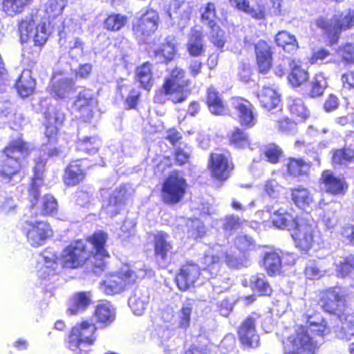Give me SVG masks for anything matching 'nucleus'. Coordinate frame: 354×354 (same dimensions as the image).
I'll list each match as a JSON object with an SVG mask.
<instances>
[{"instance_id":"c03bdc74","label":"nucleus","mask_w":354,"mask_h":354,"mask_svg":"<svg viewBox=\"0 0 354 354\" xmlns=\"http://www.w3.org/2000/svg\"><path fill=\"white\" fill-rule=\"evenodd\" d=\"M336 267V272L339 277H344L354 270V257H336L334 261Z\"/></svg>"},{"instance_id":"39448f33","label":"nucleus","mask_w":354,"mask_h":354,"mask_svg":"<svg viewBox=\"0 0 354 354\" xmlns=\"http://www.w3.org/2000/svg\"><path fill=\"white\" fill-rule=\"evenodd\" d=\"M153 274L151 269L147 268L143 263L138 262L130 270L107 277L100 283V289L106 295L118 294L122 291L127 284L134 282L136 279L150 277Z\"/></svg>"},{"instance_id":"b1692460","label":"nucleus","mask_w":354,"mask_h":354,"mask_svg":"<svg viewBox=\"0 0 354 354\" xmlns=\"http://www.w3.org/2000/svg\"><path fill=\"white\" fill-rule=\"evenodd\" d=\"M186 48L192 57H199L205 52V39L203 32L196 28L190 30L187 36Z\"/></svg>"},{"instance_id":"e2e57ef3","label":"nucleus","mask_w":354,"mask_h":354,"mask_svg":"<svg viewBox=\"0 0 354 354\" xmlns=\"http://www.w3.org/2000/svg\"><path fill=\"white\" fill-rule=\"evenodd\" d=\"M189 226L190 227L189 234L194 239L201 238L205 234V226L198 219L192 221Z\"/></svg>"},{"instance_id":"9d476101","label":"nucleus","mask_w":354,"mask_h":354,"mask_svg":"<svg viewBox=\"0 0 354 354\" xmlns=\"http://www.w3.org/2000/svg\"><path fill=\"white\" fill-rule=\"evenodd\" d=\"M346 291L339 286L329 288L322 292L321 303L323 309L337 317L346 311Z\"/></svg>"},{"instance_id":"052dcab7","label":"nucleus","mask_w":354,"mask_h":354,"mask_svg":"<svg viewBox=\"0 0 354 354\" xmlns=\"http://www.w3.org/2000/svg\"><path fill=\"white\" fill-rule=\"evenodd\" d=\"M354 158V150L344 149L337 150L333 156V162L335 164L342 165L351 160Z\"/></svg>"},{"instance_id":"864d4df0","label":"nucleus","mask_w":354,"mask_h":354,"mask_svg":"<svg viewBox=\"0 0 354 354\" xmlns=\"http://www.w3.org/2000/svg\"><path fill=\"white\" fill-rule=\"evenodd\" d=\"M327 86V80L324 74L322 73L316 74L311 82L310 96L314 97L322 95Z\"/></svg>"},{"instance_id":"0e129e2a","label":"nucleus","mask_w":354,"mask_h":354,"mask_svg":"<svg viewBox=\"0 0 354 354\" xmlns=\"http://www.w3.org/2000/svg\"><path fill=\"white\" fill-rule=\"evenodd\" d=\"M190 154V148L185 144L180 143L179 146L176 149V160L179 165H183L188 162Z\"/></svg>"},{"instance_id":"79ce46f5","label":"nucleus","mask_w":354,"mask_h":354,"mask_svg":"<svg viewBox=\"0 0 354 354\" xmlns=\"http://www.w3.org/2000/svg\"><path fill=\"white\" fill-rule=\"evenodd\" d=\"M46 165V160L44 159L37 161L34 167V178L31 184L29 192L30 196H33L35 198L39 194V189L42 185V176Z\"/></svg>"},{"instance_id":"f8f14e48","label":"nucleus","mask_w":354,"mask_h":354,"mask_svg":"<svg viewBox=\"0 0 354 354\" xmlns=\"http://www.w3.org/2000/svg\"><path fill=\"white\" fill-rule=\"evenodd\" d=\"M260 316L253 313L246 318L240 326L238 334L241 342L248 348H257L259 346L260 339L256 330V322Z\"/></svg>"},{"instance_id":"3c124183","label":"nucleus","mask_w":354,"mask_h":354,"mask_svg":"<svg viewBox=\"0 0 354 354\" xmlns=\"http://www.w3.org/2000/svg\"><path fill=\"white\" fill-rule=\"evenodd\" d=\"M289 110L291 114L298 119L303 120L308 116V111L300 98L288 99Z\"/></svg>"},{"instance_id":"393cba45","label":"nucleus","mask_w":354,"mask_h":354,"mask_svg":"<svg viewBox=\"0 0 354 354\" xmlns=\"http://www.w3.org/2000/svg\"><path fill=\"white\" fill-rule=\"evenodd\" d=\"M322 183L326 192L333 194H343L347 189L343 178L335 176L332 171L326 170L322 174Z\"/></svg>"},{"instance_id":"c9c22d12","label":"nucleus","mask_w":354,"mask_h":354,"mask_svg":"<svg viewBox=\"0 0 354 354\" xmlns=\"http://www.w3.org/2000/svg\"><path fill=\"white\" fill-rule=\"evenodd\" d=\"M95 316L99 323L109 325L115 319V309L109 302L98 304L95 308Z\"/></svg>"},{"instance_id":"69168bd1","label":"nucleus","mask_w":354,"mask_h":354,"mask_svg":"<svg viewBox=\"0 0 354 354\" xmlns=\"http://www.w3.org/2000/svg\"><path fill=\"white\" fill-rule=\"evenodd\" d=\"M234 244L238 250L241 252H246L254 248L252 239L246 235H240L235 239Z\"/></svg>"},{"instance_id":"6e6552de","label":"nucleus","mask_w":354,"mask_h":354,"mask_svg":"<svg viewBox=\"0 0 354 354\" xmlns=\"http://www.w3.org/2000/svg\"><path fill=\"white\" fill-rule=\"evenodd\" d=\"M184 77L185 71L180 68L176 67L162 86V91L174 103L185 101L188 95Z\"/></svg>"},{"instance_id":"4468645a","label":"nucleus","mask_w":354,"mask_h":354,"mask_svg":"<svg viewBox=\"0 0 354 354\" xmlns=\"http://www.w3.org/2000/svg\"><path fill=\"white\" fill-rule=\"evenodd\" d=\"M159 16L153 10H147L133 25L135 34L138 36H149L158 28Z\"/></svg>"},{"instance_id":"774afa93","label":"nucleus","mask_w":354,"mask_h":354,"mask_svg":"<svg viewBox=\"0 0 354 354\" xmlns=\"http://www.w3.org/2000/svg\"><path fill=\"white\" fill-rule=\"evenodd\" d=\"M281 149L274 144H270L268 145L265 150V155L268 161L272 163L278 162L280 156H281Z\"/></svg>"},{"instance_id":"dca6fc26","label":"nucleus","mask_w":354,"mask_h":354,"mask_svg":"<svg viewBox=\"0 0 354 354\" xmlns=\"http://www.w3.org/2000/svg\"><path fill=\"white\" fill-rule=\"evenodd\" d=\"M267 211L271 214L272 224L279 229L292 230L299 223L296 218L283 208L275 209L274 206H267Z\"/></svg>"},{"instance_id":"338daca9","label":"nucleus","mask_w":354,"mask_h":354,"mask_svg":"<svg viewBox=\"0 0 354 354\" xmlns=\"http://www.w3.org/2000/svg\"><path fill=\"white\" fill-rule=\"evenodd\" d=\"M264 189L270 197L277 198L283 191V187L275 180H270L266 182Z\"/></svg>"},{"instance_id":"7ed1b4c3","label":"nucleus","mask_w":354,"mask_h":354,"mask_svg":"<svg viewBox=\"0 0 354 354\" xmlns=\"http://www.w3.org/2000/svg\"><path fill=\"white\" fill-rule=\"evenodd\" d=\"M309 325L297 326L286 340L283 341L284 354L315 353L323 342V337L330 332L326 322L310 321Z\"/></svg>"},{"instance_id":"f704fd0d","label":"nucleus","mask_w":354,"mask_h":354,"mask_svg":"<svg viewBox=\"0 0 354 354\" xmlns=\"http://www.w3.org/2000/svg\"><path fill=\"white\" fill-rule=\"evenodd\" d=\"M84 178V172L78 160L72 162L66 169L64 182L68 186L77 185Z\"/></svg>"},{"instance_id":"f03ea898","label":"nucleus","mask_w":354,"mask_h":354,"mask_svg":"<svg viewBox=\"0 0 354 354\" xmlns=\"http://www.w3.org/2000/svg\"><path fill=\"white\" fill-rule=\"evenodd\" d=\"M106 239V234L100 231L85 241L78 240L71 243L63 250L59 264L64 268H77L82 266L92 254L96 259L108 257L104 248Z\"/></svg>"},{"instance_id":"72a5a7b5","label":"nucleus","mask_w":354,"mask_h":354,"mask_svg":"<svg viewBox=\"0 0 354 354\" xmlns=\"http://www.w3.org/2000/svg\"><path fill=\"white\" fill-rule=\"evenodd\" d=\"M207 102L210 112L214 115H224L227 111L219 93L213 87L207 91Z\"/></svg>"},{"instance_id":"a18cd8bd","label":"nucleus","mask_w":354,"mask_h":354,"mask_svg":"<svg viewBox=\"0 0 354 354\" xmlns=\"http://www.w3.org/2000/svg\"><path fill=\"white\" fill-rule=\"evenodd\" d=\"M136 77L144 88L149 89L151 86L152 72L151 64L149 62H146L137 68Z\"/></svg>"},{"instance_id":"4c0bfd02","label":"nucleus","mask_w":354,"mask_h":354,"mask_svg":"<svg viewBox=\"0 0 354 354\" xmlns=\"http://www.w3.org/2000/svg\"><path fill=\"white\" fill-rule=\"evenodd\" d=\"M90 292H81L75 294L72 300L68 312L71 315H75L84 311L91 303Z\"/></svg>"},{"instance_id":"6e6d98bb","label":"nucleus","mask_w":354,"mask_h":354,"mask_svg":"<svg viewBox=\"0 0 354 354\" xmlns=\"http://www.w3.org/2000/svg\"><path fill=\"white\" fill-rule=\"evenodd\" d=\"M251 288L261 295H268L271 293L272 289L269 283L265 280L264 276L260 277L258 276H253L250 279Z\"/></svg>"},{"instance_id":"09e8293b","label":"nucleus","mask_w":354,"mask_h":354,"mask_svg":"<svg viewBox=\"0 0 354 354\" xmlns=\"http://www.w3.org/2000/svg\"><path fill=\"white\" fill-rule=\"evenodd\" d=\"M32 0H4L3 10L9 15L13 16L22 12Z\"/></svg>"},{"instance_id":"603ef678","label":"nucleus","mask_w":354,"mask_h":354,"mask_svg":"<svg viewBox=\"0 0 354 354\" xmlns=\"http://www.w3.org/2000/svg\"><path fill=\"white\" fill-rule=\"evenodd\" d=\"M101 145V141L97 137H85L77 142V149L88 154L95 153Z\"/></svg>"},{"instance_id":"f3484780","label":"nucleus","mask_w":354,"mask_h":354,"mask_svg":"<svg viewBox=\"0 0 354 354\" xmlns=\"http://www.w3.org/2000/svg\"><path fill=\"white\" fill-rule=\"evenodd\" d=\"M232 105L236 111L240 123L248 127H253L257 122L256 115L251 103L243 98H234Z\"/></svg>"},{"instance_id":"473e14b6","label":"nucleus","mask_w":354,"mask_h":354,"mask_svg":"<svg viewBox=\"0 0 354 354\" xmlns=\"http://www.w3.org/2000/svg\"><path fill=\"white\" fill-rule=\"evenodd\" d=\"M292 200L300 209H306L313 202V196L308 189L298 186L291 189Z\"/></svg>"},{"instance_id":"c756f323","label":"nucleus","mask_w":354,"mask_h":354,"mask_svg":"<svg viewBox=\"0 0 354 354\" xmlns=\"http://www.w3.org/2000/svg\"><path fill=\"white\" fill-rule=\"evenodd\" d=\"M36 198L33 196H30V201L32 203V208L34 209L37 205L40 207L41 214L42 215H53L57 212L58 204L57 200L53 195L46 194L44 196L38 203V196Z\"/></svg>"},{"instance_id":"680f3d73","label":"nucleus","mask_w":354,"mask_h":354,"mask_svg":"<svg viewBox=\"0 0 354 354\" xmlns=\"http://www.w3.org/2000/svg\"><path fill=\"white\" fill-rule=\"evenodd\" d=\"M231 142L237 148H245L249 145V139L244 131L236 129L232 135Z\"/></svg>"},{"instance_id":"6ab92c4d","label":"nucleus","mask_w":354,"mask_h":354,"mask_svg":"<svg viewBox=\"0 0 354 354\" xmlns=\"http://www.w3.org/2000/svg\"><path fill=\"white\" fill-rule=\"evenodd\" d=\"M201 274L198 266L196 264L183 266L176 277L178 288L183 291L187 290L193 286Z\"/></svg>"},{"instance_id":"0eeeda50","label":"nucleus","mask_w":354,"mask_h":354,"mask_svg":"<svg viewBox=\"0 0 354 354\" xmlns=\"http://www.w3.org/2000/svg\"><path fill=\"white\" fill-rule=\"evenodd\" d=\"M95 324L88 322H83L74 326L69 336V348L75 354H86L88 346L95 339Z\"/></svg>"},{"instance_id":"a211bd4d","label":"nucleus","mask_w":354,"mask_h":354,"mask_svg":"<svg viewBox=\"0 0 354 354\" xmlns=\"http://www.w3.org/2000/svg\"><path fill=\"white\" fill-rule=\"evenodd\" d=\"M211 171L214 178L225 180L230 176L233 166L225 156L221 153H212L210 158Z\"/></svg>"},{"instance_id":"20e7f679","label":"nucleus","mask_w":354,"mask_h":354,"mask_svg":"<svg viewBox=\"0 0 354 354\" xmlns=\"http://www.w3.org/2000/svg\"><path fill=\"white\" fill-rule=\"evenodd\" d=\"M30 145L21 139L15 140L5 149V158L0 163V180L10 182L21 166V161L30 153Z\"/></svg>"},{"instance_id":"ea45409f","label":"nucleus","mask_w":354,"mask_h":354,"mask_svg":"<svg viewBox=\"0 0 354 354\" xmlns=\"http://www.w3.org/2000/svg\"><path fill=\"white\" fill-rule=\"evenodd\" d=\"M263 266L268 274H279L281 268V259L277 252H266L263 258Z\"/></svg>"},{"instance_id":"412c9836","label":"nucleus","mask_w":354,"mask_h":354,"mask_svg":"<svg viewBox=\"0 0 354 354\" xmlns=\"http://www.w3.org/2000/svg\"><path fill=\"white\" fill-rule=\"evenodd\" d=\"M176 41L174 36H168L165 42L158 48H155L151 56L157 62H167L172 60L176 53Z\"/></svg>"},{"instance_id":"5701e85b","label":"nucleus","mask_w":354,"mask_h":354,"mask_svg":"<svg viewBox=\"0 0 354 354\" xmlns=\"http://www.w3.org/2000/svg\"><path fill=\"white\" fill-rule=\"evenodd\" d=\"M46 131L45 135L49 140L54 139L58 131V128L65 120V115L57 108H53L45 113Z\"/></svg>"},{"instance_id":"bb28decb","label":"nucleus","mask_w":354,"mask_h":354,"mask_svg":"<svg viewBox=\"0 0 354 354\" xmlns=\"http://www.w3.org/2000/svg\"><path fill=\"white\" fill-rule=\"evenodd\" d=\"M41 261L44 263V267L38 272L39 277L46 279L48 276L55 274L59 259H58L55 252L50 248L46 249L41 254Z\"/></svg>"},{"instance_id":"13d9d810","label":"nucleus","mask_w":354,"mask_h":354,"mask_svg":"<svg viewBox=\"0 0 354 354\" xmlns=\"http://www.w3.org/2000/svg\"><path fill=\"white\" fill-rule=\"evenodd\" d=\"M202 21L209 26L216 24V12L214 3H208L204 8H201Z\"/></svg>"},{"instance_id":"2eb2a0df","label":"nucleus","mask_w":354,"mask_h":354,"mask_svg":"<svg viewBox=\"0 0 354 354\" xmlns=\"http://www.w3.org/2000/svg\"><path fill=\"white\" fill-rule=\"evenodd\" d=\"M96 100L94 93L89 89L81 91L74 102V108L80 113V118L84 121H89L93 116V108Z\"/></svg>"},{"instance_id":"4be33fe9","label":"nucleus","mask_w":354,"mask_h":354,"mask_svg":"<svg viewBox=\"0 0 354 354\" xmlns=\"http://www.w3.org/2000/svg\"><path fill=\"white\" fill-rule=\"evenodd\" d=\"M149 301V293L145 288H138L129 299V306L135 315L144 314Z\"/></svg>"},{"instance_id":"ddd939ff","label":"nucleus","mask_w":354,"mask_h":354,"mask_svg":"<svg viewBox=\"0 0 354 354\" xmlns=\"http://www.w3.org/2000/svg\"><path fill=\"white\" fill-rule=\"evenodd\" d=\"M315 230V224L300 221L291 234L296 246L304 251L310 249L314 241Z\"/></svg>"},{"instance_id":"1a4fd4ad","label":"nucleus","mask_w":354,"mask_h":354,"mask_svg":"<svg viewBox=\"0 0 354 354\" xmlns=\"http://www.w3.org/2000/svg\"><path fill=\"white\" fill-rule=\"evenodd\" d=\"M187 188L185 179L178 172H171L162 186L161 197L168 205H175L184 197Z\"/></svg>"},{"instance_id":"2f4dec72","label":"nucleus","mask_w":354,"mask_h":354,"mask_svg":"<svg viewBox=\"0 0 354 354\" xmlns=\"http://www.w3.org/2000/svg\"><path fill=\"white\" fill-rule=\"evenodd\" d=\"M16 86L19 94L23 97H28L33 92L35 81L32 77L31 71L24 70L22 71L16 83Z\"/></svg>"},{"instance_id":"5fc2aeb1","label":"nucleus","mask_w":354,"mask_h":354,"mask_svg":"<svg viewBox=\"0 0 354 354\" xmlns=\"http://www.w3.org/2000/svg\"><path fill=\"white\" fill-rule=\"evenodd\" d=\"M127 17L121 14L113 13L104 21V26L107 30L118 31L125 26Z\"/></svg>"},{"instance_id":"49530a36","label":"nucleus","mask_w":354,"mask_h":354,"mask_svg":"<svg viewBox=\"0 0 354 354\" xmlns=\"http://www.w3.org/2000/svg\"><path fill=\"white\" fill-rule=\"evenodd\" d=\"M203 262L207 268L203 270L202 275L209 274L213 277L217 274L220 266V257L218 255L209 253L205 254L203 258Z\"/></svg>"},{"instance_id":"cd10ccee","label":"nucleus","mask_w":354,"mask_h":354,"mask_svg":"<svg viewBox=\"0 0 354 354\" xmlns=\"http://www.w3.org/2000/svg\"><path fill=\"white\" fill-rule=\"evenodd\" d=\"M232 6L243 11L254 19L261 20L266 17V10L263 5L250 6L249 0H230Z\"/></svg>"},{"instance_id":"f257e3e1","label":"nucleus","mask_w":354,"mask_h":354,"mask_svg":"<svg viewBox=\"0 0 354 354\" xmlns=\"http://www.w3.org/2000/svg\"><path fill=\"white\" fill-rule=\"evenodd\" d=\"M68 3L67 0H48L45 4L47 18L42 19L37 13L30 14L22 18L19 23L20 40L22 43L32 41L38 49L30 50V46L26 45L23 48L22 56L30 60L38 57L39 48L46 44L50 35L57 32L60 36L61 44H65L64 29L73 26L71 19L62 20L61 15Z\"/></svg>"},{"instance_id":"4d7b16f0","label":"nucleus","mask_w":354,"mask_h":354,"mask_svg":"<svg viewBox=\"0 0 354 354\" xmlns=\"http://www.w3.org/2000/svg\"><path fill=\"white\" fill-rule=\"evenodd\" d=\"M219 350L222 354H234L237 352L236 338L232 334L226 335L219 345Z\"/></svg>"},{"instance_id":"de8ad7c7","label":"nucleus","mask_w":354,"mask_h":354,"mask_svg":"<svg viewBox=\"0 0 354 354\" xmlns=\"http://www.w3.org/2000/svg\"><path fill=\"white\" fill-rule=\"evenodd\" d=\"M124 193L122 190L115 191L111 196L109 204L105 207L106 212L111 217L119 214L123 205Z\"/></svg>"},{"instance_id":"8fccbe9b","label":"nucleus","mask_w":354,"mask_h":354,"mask_svg":"<svg viewBox=\"0 0 354 354\" xmlns=\"http://www.w3.org/2000/svg\"><path fill=\"white\" fill-rule=\"evenodd\" d=\"M308 79V73L299 65L294 64L288 75V81L294 87H297Z\"/></svg>"},{"instance_id":"a878e982","label":"nucleus","mask_w":354,"mask_h":354,"mask_svg":"<svg viewBox=\"0 0 354 354\" xmlns=\"http://www.w3.org/2000/svg\"><path fill=\"white\" fill-rule=\"evenodd\" d=\"M338 324L334 327V332L337 338L348 340L354 335V319L343 313L337 317Z\"/></svg>"},{"instance_id":"a19ab883","label":"nucleus","mask_w":354,"mask_h":354,"mask_svg":"<svg viewBox=\"0 0 354 354\" xmlns=\"http://www.w3.org/2000/svg\"><path fill=\"white\" fill-rule=\"evenodd\" d=\"M194 305V299H187L183 301L182 307L178 313V326L179 328L186 330L189 326Z\"/></svg>"},{"instance_id":"aec40b11","label":"nucleus","mask_w":354,"mask_h":354,"mask_svg":"<svg viewBox=\"0 0 354 354\" xmlns=\"http://www.w3.org/2000/svg\"><path fill=\"white\" fill-rule=\"evenodd\" d=\"M64 38L66 40L65 44H61L60 38L59 39V44L61 47L68 50L69 56L74 59L77 60L83 56L84 54V43L82 41L72 34V26L64 29Z\"/></svg>"},{"instance_id":"423d86ee","label":"nucleus","mask_w":354,"mask_h":354,"mask_svg":"<svg viewBox=\"0 0 354 354\" xmlns=\"http://www.w3.org/2000/svg\"><path fill=\"white\" fill-rule=\"evenodd\" d=\"M315 23L318 28L331 36L332 41H336L342 31L354 26V10H346L340 15H335L330 19L320 17Z\"/></svg>"},{"instance_id":"e433bc0d","label":"nucleus","mask_w":354,"mask_h":354,"mask_svg":"<svg viewBox=\"0 0 354 354\" xmlns=\"http://www.w3.org/2000/svg\"><path fill=\"white\" fill-rule=\"evenodd\" d=\"M74 83L71 78L63 77L53 82L51 94L59 98H64L73 90Z\"/></svg>"},{"instance_id":"58836bf2","label":"nucleus","mask_w":354,"mask_h":354,"mask_svg":"<svg viewBox=\"0 0 354 354\" xmlns=\"http://www.w3.org/2000/svg\"><path fill=\"white\" fill-rule=\"evenodd\" d=\"M277 46H281L283 50L289 53H293L298 48V43L293 35L287 31L279 32L275 37Z\"/></svg>"},{"instance_id":"bf43d9fd","label":"nucleus","mask_w":354,"mask_h":354,"mask_svg":"<svg viewBox=\"0 0 354 354\" xmlns=\"http://www.w3.org/2000/svg\"><path fill=\"white\" fill-rule=\"evenodd\" d=\"M211 28L209 33L211 41L217 47H223L225 44V32L216 24L213 26H209Z\"/></svg>"},{"instance_id":"9b49d317","label":"nucleus","mask_w":354,"mask_h":354,"mask_svg":"<svg viewBox=\"0 0 354 354\" xmlns=\"http://www.w3.org/2000/svg\"><path fill=\"white\" fill-rule=\"evenodd\" d=\"M24 232L29 244L35 248L44 245L46 240L53 235L48 223L32 218L25 222Z\"/></svg>"},{"instance_id":"c85d7f7f","label":"nucleus","mask_w":354,"mask_h":354,"mask_svg":"<svg viewBox=\"0 0 354 354\" xmlns=\"http://www.w3.org/2000/svg\"><path fill=\"white\" fill-rule=\"evenodd\" d=\"M169 235L160 232L158 233L154 238L155 254L158 259L164 262L168 260V254L172 250V245L169 241Z\"/></svg>"},{"instance_id":"37998d69","label":"nucleus","mask_w":354,"mask_h":354,"mask_svg":"<svg viewBox=\"0 0 354 354\" xmlns=\"http://www.w3.org/2000/svg\"><path fill=\"white\" fill-rule=\"evenodd\" d=\"M285 165L288 174L295 177L306 174L309 169V165L301 159L289 158Z\"/></svg>"},{"instance_id":"7c9ffc66","label":"nucleus","mask_w":354,"mask_h":354,"mask_svg":"<svg viewBox=\"0 0 354 354\" xmlns=\"http://www.w3.org/2000/svg\"><path fill=\"white\" fill-rule=\"evenodd\" d=\"M258 97L261 106L269 111L277 108L281 102L280 95L271 87H263Z\"/></svg>"}]
</instances>
